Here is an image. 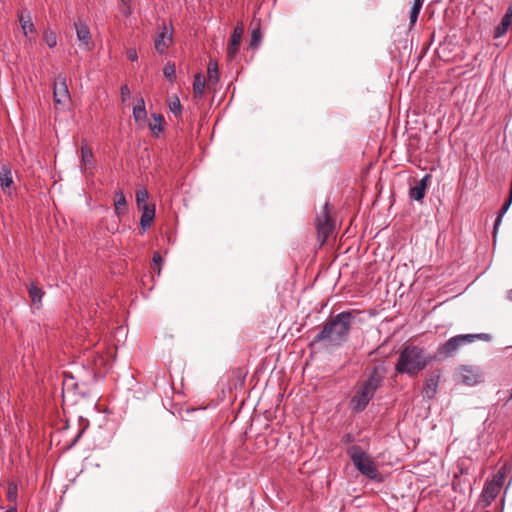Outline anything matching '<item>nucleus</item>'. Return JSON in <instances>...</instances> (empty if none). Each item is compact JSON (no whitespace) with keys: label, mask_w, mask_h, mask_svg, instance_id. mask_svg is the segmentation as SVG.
<instances>
[{"label":"nucleus","mask_w":512,"mask_h":512,"mask_svg":"<svg viewBox=\"0 0 512 512\" xmlns=\"http://www.w3.org/2000/svg\"><path fill=\"white\" fill-rule=\"evenodd\" d=\"M354 318V311L340 312L323 325L312 344L324 343L327 348L341 347L348 340Z\"/></svg>","instance_id":"obj_1"},{"label":"nucleus","mask_w":512,"mask_h":512,"mask_svg":"<svg viewBox=\"0 0 512 512\" xmlns=\"http://www.w3.org/2000/svg\"><path fill=\"white\" fill-rule=\"evenodd\" d=\"M433 357L424 347L409 344L399 352L395 371L409 377L417 376L432 361Z\"/></svg>","instance_id":"obj_2"},{"label":"nucleus","mask_w":512,"mask_h":512,"mask_svg":"<svg viewBox=\"0 0 512 512\" xmlns=\"http://www.w3.org/2000/svg\"><path fill=\"white\" fill-rule=\"evenodd\" d=\"M385 374L386 369L383 365L374 366L372 368L367 379L358 386L350 400V407L353 412L360 413L366 409L377 389L381 387L385 379Z\"/></svg>","instance_id":"obj_3"},{"label":"nucleus","mask_w":512,"mask_h":512,"mask_svg":"<svg viewBox=\"0 0 512 512\" xmlns=\"http://www.w3.org/2000/svg\"><path fill=\"white\" fill-rule=\"evenodd\" d=\"M356 469L371 480L380 479V473L369 455L359 446L352 445L346 450Z\"/></svg>","instance_id":"obj_4"},{"label":"nucleus","mask_w":512,"mask_h":512,"mask_svg":"<svg viewBox=\"0 0 512 512\" xmlns=\"http://www.w3.org/2000/svg\"><path fill=\"white\" fill-rule=\"evenodd\" d=\"M429 40V45L437 44L435 52L445 60L450 58L456 47V34H429Z\"/></svg>","instance_id":"obj_5"},{"label":"nucleus","mask_w":512,"mask_h":512,"mask_svg":"<svg viewBox=\"0 0 512 512\" xmlns=\"http://www.w3.org/2000/svg\"><path fill=\"white\" fill-rule=\"evenodd\" d=\"M329 207V202H326L321 213L316 218L318 239L320 240L321 244L326 241L327 237L333 232L334 229V223L330 216Z\"/></svg>","instance_id":"obj_6"},{"label":"nucleus","mask_w":512,"mask_h":512,"mask_svg":"<svg viewBox=\"0 0 512 512\" xmlns=\"http://www.w3.org/2000/svg\"><path fill=\"white\" fill-rule=\"evenodd\" d=\"M503 476L496 475L493 480L485 483L481 493L482 502L489 506L498 496L502 486Z\"/></svg>","instance_id":"obj_7"},{"label":"nucleus","mask_w":512,"mask_h":512,"mask_svg":"<svg viewBox=\"0 0 512 512\" xmlns=\"http://www.w3.org/2000/svg\"><path fill=\"white\" fill-rule=\"evenodd\" d=\"M53 98L56 105H63L70 101L65 75L59 74L57 76L53 87Z\"/></svg>","instance_id":"obj_8"},{"label":"nucleus","mask_w":512,"mask_h":512,"mask_svg":"<svg viewBox=\"0 0 512 512\" xmlns=\"http://www.w3.org/2000/svg\"><path fill=\"white\" fill-rule=\"evenodd\" d=\"M430 175L426 174L421 180H419L415 186L409 189V198L415 201H422L425 197Z\"/></svg>","instance_id":"obj_9"},{"label":"nucleus","mask_w":512,"mask_h":512,"mask_svg":"<svg viewBox=\"0 0 512 512\" xmlns=\"http://www.w3.org/2000/svg\"><path fill=\"white\" fill-rule=\"evenodd\" d=\"M439 380L440 373L438 371L432 372L425 380L422 393L426 398L432 399L435 396L437 393Z\"/></svg>","instance_id":"obj_10"},{"label":"nucleus","mask_w":512,"mask_h":512,"mask_svg":"<svg viewBox=\"0 0 512 512\" xmlns=\"http://www.w3.org/2000/svg\"><path fill=\"white\" fill-rule=\"evenodd\" d=\"M463 345L458 335L451 337L438 349V354L444 357L452 356Z\"/></svg>","instance_id":"obj_11"},{"label":"nucleus","mask_w":512,"mask_h":512,"mask_svg":"<svg viewBox=\"0 0 512 512\" xmlns=\"http://www.w3.org/2000/svg\"><path fill=\"white\" fill-rule=\"evenodd\" d=\"M142 211L140 218V226L146 231L151 227V224L155 217V206L153 204H143L142 207H139Z\"/></svg>","instance_id":"obj_12"},{"label":"nucleus","mask_w":512,"mask_h":512,"mask_svg":"<svg viewBox=\"0 0 512 512\" xmlns=\"http://www.w3.org/2000/svg\"><path fill=\"white\" fill-rule=\"evenodd\" d=\"M14 184L12 170L8 165H3L0 170V186L4 193H10Z\"/></svg>","instance_id":"obj_13"},{"label":"nucleus","mask_w":512,"mask_h":512,"mask_svg":"<svg viewBox=\"0 0 512 512\" xmlns=\"http://www.w3.org/2000/svg\"><path fill=\"white\" fill-rule=\"evenodd\" d=\"M462 382L472 386L481 381V374L469 367H464L461 373Z\"/></svg>","instance_id":"obj_14"},{"label":"nucleus","mask_w":512,"mask_h":512,"mask_svg":"<svg viewBox=\"0 0 512 512\" xmlns=\"http://www.w3.org/2000/svg\"><path fill=\"white\" fill-rule=\"evenodd\" d=\"M173 34H158L154 41V47L157 52L163 54L165 50L173 43Z\"/></svg>","instance_id":"obj_15"},{"label":"nucleus","mask_w":512,"mask_h":512,"mask_svg":"<svg viewBox=\"0 0 512 512\" xmlns=\"http://www.w3.org/2000/svg\"><path fill=\"white\" fill-rule=\"evenodd\" d=\"M28 294L32 304L36 308H40L42 305V298L44 296L43 290L39 288L35 283H31L28 287Z\"/></svg>","instance_id":"obj_16"},{"label":"nucleus","mask_w":512,"mask_h":512,"mask_svg":"<svg viewBox=\"0 0 512 512\" xmlns=\"http://www.w3.org/2000/svg\"><path fill=\"white\" fill-rule=\"evenodd\" d=\"M204 89H205V77L202 73H197L194 76V82H193V92L195 98H202L204 95Z\"/></svg>","instance_id":"obj_17"},{"label":"nucleus","mask_w":512,"mask_h":512,"mask_svg":"<svg viewBox=\"0 0 512 512\" xmlns=\"http://www.w3.org/2000/svg\"><path fill=\"white\" fill-rule=\"evenodd\" d=\"M243 34H232L230 43L227 48V57L233 59L238 51Z\"/></svg>","instance_id":"obj_18"},{"label":"nucleus","mask_w":512,"mask_h":512,"mask_svg":"<svg viewBox=\"0 0 512 512\" xmlns=\"http://www.w3.org/2000/svg\"><path fill=\"white\" fill-rule=\"evenodd\" d=\"M114 207L117 214H124L126 212L127 201L122 190H118L115 193Z\"/></svg>","instance_id":"obj_19"},{"label":"nucleus","mask_w":512,"mask_h":512,"mask_svg":"<svg viewBox=\"0 0 512 512\" xmlns=\"http://www.w3.org/2000/svg\"><path fill=\"white\" fill-rule=\"evenodd\" d=\"M512 24V7H509L503 15L494 32H507Z\"/></svg>","instance_id":"obj_20"},{"label":"nucleus","mask_w":512,"mask_h":512,"mask_svg":"<svg viewBox=\"0 0 512 512\" xmlns=\"http://www.w3.org/2000/svg\"><path fill=\"white\" fill-rule=\"evenodd\" d=\"M458 336L460 337L462 344L472 343L475 340L490 341L492 339L491 335L487 333L461 334Z\"/></svg>","instance_id":"obj_21"},{"label":"nucleus","mask_w":512,"mask_h":512,"mask_svg":"<svg viewBox=\"0 0 512 512\" xmlns=\"http://www.w3.org/2000/svg\"><path fill=\"white\" fill-rule=\"evenodd\" d=\"M133 116L135 121H143L146 119L147 112L145 109V102L143 98H139L137 104L133 108Z\"/></svg>","instance_id":"obj_22"},{"label":"nucleus","mask_w":512,"mask_h":512,"mask_svg":"<svg viewBox=\"0 0 512 512\" xmlns=\"http://www.w3.org/2000/svg\"><path fill=\"white\" fill-rule=\"evenodd\" d=\"M207 75L208 80L212 83H217L219 81V70L218 64L216 61L210 59L207 67Z\"/></svg>","instance_id":"obj_23"},{"label":"nucleus","mask_w":512,"mask_h":512,"mask_svg":"<svg viewBox=\"0 0 512 512\" xmlns=\"http://www.w3.org/2000/svg\"><path fill=\"white\" fill-rule=\"evenodd\" d=\"M93 153L92 150L88 146L81 147V163L85 167V170L88 169V166L92 164Z\"/></svg>","instance_id":"obj_24"},{"label":"nucleus","mask_w":512,"mask_h":512,"mask_svg":"<svg viewBox=\"0 0 512 512\" xmlns=\"http://www.w3.org/2000/svg\"><path fill=\"white\" fill-rule=\"evenodd\" d=\"M19 21L22 28V32H35L34 25L32 23L29 13H21Z\"/></svg>","instance_id":"obj_25"},{"label":"nucleus","mask_w":512,"mask_h":512,"mask_svg":"<svg viewBox=\"0 0 512 512\" xmlns=\"http://www.w3.org/2000/svg\"><path fill=\"white\" fill-rule=\"evenodd\" d=\"M168 107L171 113H173L175 116H180L182 112V105L180 103V100L177 96L172 97L168 101Z\"/></svg>","instance_id":"obj_26"},{"label":"nucleus","mask_w":512,"mask_h":512,"mask_svg":"<svg viewBox=\"0 0 512 512\" xmlns=\"http://www.w3.org/2000/svg\"><path fill=\"white\" fill-rule=\"evenodd\" d=\"M7 499L9 502L16 504L18 496V486L15 482L11 481L7 485Z\"/></svg>","instance_id":"obj_27"},{"label":"nucleus","mask_w":512,"mask_h":512,"mask_svg":"<svg viewBox=\"0 0 512 512\" xmlns=\"http://www.w3.org/2000/svg\"><path fill=\"white\" fill-rule=\"evenodd\" d=\"M164 77L172 82L176 76V67L174 63L168 62L163 68Z\"/></svg>","instance_id":"obj_28"},{"label":"nucleus","mask_w":512,"mask_h":512,"mask_svg":"<svg viewBox=\"0 0 512 512\" xmlns=\"http://www.w3.org/2000/svg\"><path fill=\"white\" fill-rule=\"evenodd\" d=\"M149 198V193L146 189H141L136 192V202L139 207H142L143 204H147V200Z\"/></svg>","instance_id":"obj_29"},{"label":"nucleus","mask_w":512,"mask_h":512,"mask_svg":"<svg viewBox=\"0 0 512 512\" xmlns=\"http://www.w3.org/2000/svg\"><path fill=\"white\" fill-rule=\"evenodd\" d=\"M77 39L81 42L85 47H89L92 41V34H76Z\"/></svg>","instance_id":"obj_30"},{"label":"nucleus","mask_w":512,"mask_h":512,"mask_svg":"<svg viewBox=\"0 0 512 512\" xmlns=\"http://www.w3.org/2000/svg\"><path fill=\"white\" fill-rule=\"evenodd\" d=\"M92 361H93L94 366L97 368L102 365H105L104 357L99 353H95L92 355Z\"/></svg>","instance_id":"obj_31"},{"label":"nucleus","mask_w":512,"mask_h":512,"mask_svg":"<svg viewBox=\"0 0 512 512\" xmlns=\"http://www.w3.org/2000/svg\"><path fill=\"white\" fill-rule=\"evenodd\" d=\"M262 35L263 34H251V42H250V46L254 49L258 48V46L260 45L261 41H262Z\"/></svg>","instance_id":"obj_32"},{"label":"nucleus","mask_w":512,"mask_h":512,"mask_svg":"<svg viewBox=\"0 0 512 512\" xmlns=\"http://www.w3.org/2000/svg\"><path fill=\"white\" fill-rule=\"evenodd\" d=\"M120 94H121L122 102H126L127 100H129V98H130V89H129V87L126 84L121 86Z\"/></svg>","instance_id":"obj_33"},{"label":"nucleus","mask_w":512,"mask_h":512,"mask_svg":"<svg viewBox=\"0 0 512 512\" xmlns=\"http://www.w3.org/2000/svg\"><path fill=\"white\" fill-rule=\"evenodd\" d=\"M153 263L157 266V275L159 276L160 273H161V263L163 262V259L161 257V255L158 253V252H155L153 254Z\"/></svg>","instance_id":"obj_34"},{"label":"nucleus","mask_w":512,"mask_h":512,"mask_svg":"<svg viewBox=\"0 0 512 512\" xmlns=\"http://www.w3.org/2000/svg\"><path fill=\"white\" fill-rule=\"evenodd\" d=\"M421 9L412 7L410 11V23L414 25L419 17Z\"/></svg>","instance_id":"obj_35"},{"label":"nucleus","mask_w":512,"mask_h":512,"mask_svg":"<svg viewBox=\"0 0 512 512\" xmlns=\"http://www.w3.org/2000/svg\"><path fill=\"white\" fill-rule=\"evenodd\" d=\"M45 41L50 48L55 47L57 44L56 34H46Z\"/></svg>","instance_id":"obj_36"},{"label":"nucleus","mask_w":512,"mask_h":512,"mask_svg":"<svg viewBox=\"0 0 512 512\" xmlns=\"http://www.w3.org/2000/svg\"><path fill=\"white\" fill-rule=\"evenodd\" d=\"M126 56L130 61H136L138 59L137 51L134 48L128 49Z\"/></svg>","instance_id":"obj_37"},{"label":"nucleus","mask_w":512,"mask_h":512,"mask_svg":"<svg viewBox=\"0 0 512 512\" xmlns=\"http://www.w3.org/2000/svg\"><path fill=\"white\" fill-rule=\"evenodd\" d=\"M354 440H355V438H354L353 434H351V433H346L341 438V442L344 444L352 443V442H354Z\"/></svg>","instance_id":"obj_38"},{"label":"nucleus","mask_w":512,"mask_h":512,"mask_svg":"<svg viewBox=\"0 0 512 512\" xmlns=\"http://www.w3.org/2000/svg\"><path fill=\"white\" fill-rule=\"evenodd\" d=\"M74 380L73 376L72 375H68L65 373V380H64V385L65 386H69L70 385V381L72 382Z\"/></svg>","instance_id":"obj_39"},{"label":"nucleus","mask_w":512,"mask_h":512,"mask_svg":"<svg viewBox=\"0 0 512 512\" xmlns=\"http://www.w3.org/2000/svg\"><path fill=\"white\" fill-rule=\"evenodd\" d=\"M424 0H414L412 7H416L421 9L423 6Z\"/></svg>","instance_id":"obj_40"},{"label":"nucleus","mask_w":512,"mask_h":512,"mask_svg":"<svg viewBox=\"0 0 512 512\" xmlns=\"http://www.w3.org/2000/svg\"><path fill=\"white\" fill-rule=\"evenodd\" d=\"M121 3L125 6V7H129V3L132 1V0H120Z\"/></svg>","instance_id":"obj_41"},{"label":"nucleus","mask_w":512,"mask_h":512,"mask_svg":"<svg viewBox=\"0 0 512 512\" xmlns=\"http://www.w3.org/2000/svg\"><path fill=\"white\" fill-rule=\"evenodd\" d=\"M6 512H17L16 506L9 507Z\"/></svg>","instance_id":"obj_42"},{"label":"nucleus","mask_w":512,"mask_h":512,"mask_svg":"<svg viewBox=\"0 0 512 512\" xmlns=\"http://www.w3.org/2000/svg\"><path fill=\"white\" fill-rule=\"evenodd\" d=\"M234 33H237V32H243V29L240 28V27H236L234 30H233Z\"/></svg>","instance_id":"obj_43"},{"label":"nucleus","mask_w":512,"mask_h":512,"mask_svg":"<svg viewBox=\"0 0 512 512\" xmlns=\"http://www.w3.org/2000/svg\"><path fill=\"white\" fill-rule=\"evenodd\" d=\"M503 35H504V34L497 33V34H494V38H495V39H497V38H499V37H501V36H503Z\"/></svg>","instance_id":"obj_44"},{"label":"nucleus","mask_w":512,"mask_h":512,"mask_svg":"<svg viewBox=\"0 0 512 512\" xmlns=\"http://www.w3.org/2000/svg\"><path fill=\"white\" fill-rule=\"evenodd\" d=\"M155 119H156V122H159L162 120V117L160 115H158L157 117L155 116Z\"/></svg>","instance_id":"obj_45"},{"label":"nucleus","mask_w":512,"mask_h":512,"mask_svg":"<svg viewBox=\"0 0 512 512\" xmlns=\"http://www.w3.org/2000/svg\"><path fill=\"white\" fill-rule=\"evenodd\" d=\"M155 119H156V122H159L162 120V117L160 115H158L157 117L155 116Z\"/></svg>","instance_id":"obj_46"},{"label":"nucleus","mask_w":512,"mask_h":512,"mask_svg":"<svg viewBox=\"0 0 512 512\" xmlns=\"http://www.w3.org/2000/svg\"><path fill=\"white\" fill-rule=\"evenodd\" d=\"M251 32L256 33V32H260V30H259V28H253V29L251 30Z\"/></svg>","instance_id":"obj_47"},{"label":"nucleus","mask_w":512,"mask_h":512,"mask_svg":"<svg viewBox=\"0 0 512 512\" xmlns=\"http://www.w3.org/2000/svg\"><path fill=\"white\" fill-rule=\"evenodd\" d=\"M509 401L512 400V388H511V392H510V396H509Z\"/></svg>","instance_id":"obj_48"},{"label":"nucleus","mask_w":512,"mask_h":512,"mask_svg":"<svg viewBox=\"0 0 512 512\" xmlns=\"http://www.w3.org/2000/svg\"><path fill=\"white\" fill-rule=\"evenodd\" d=\"M509 298L512 300V290L509 292Z\"/></svg>","instance_id":"obj_49"},{"label":"nucleus","mask_w":512,"mask_h":512,"mask_svg":"<svg viewBox=\"0 0 512 512\" xmlns=\"http://www.w3.org/2000/svg\"><path fill=\"white\" fill-rule=\"evenodd\" d=\"M71 385H72L73 387H75V388L78 386V384H77V383H71Z\"/></svg>","instance_id":"obj_50"},{"label":"nucleus","mask_w":512,"mask_h":512,"mask_svg":"<svg viewBox=\"0 0 512 512\" xmlns=\"http://www.w3.org/2000/svg\"><path fill=\"white\" fill-rule=\"evenodd\" d=\"M79 32H81V31L78 28H76V33H79Z\"/></svg>","instance_id":"obj_51"}]
</instances>
